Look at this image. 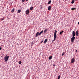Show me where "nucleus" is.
<instances>
[{"mask_svg":"<svg viewBox=\"0 0 79 79\" xmlns=\"http://www.w3.org/2000/svg\"><path fill=\"white\" fill-rule=\"evenodd\" d=\"M21 10L19 9L17 11V13H21Z\"/></svg>","mask_w":79,"mask_h":79,"instance_id":"obj_13","label":"nucleus"},{"mask_svg":"<svg viewBox=\"0 0 79 79\" xmlns=\"http://www.w3.org/2000/svg\"><path fill=\"white\" fill-rule=\"evenodd\" d=\"M48 41V40L47 39H45V40L44 41V43L45 44V43H46V42H47Z\"/></svg>","mask_w":79,"mask_h":79,"instance_id":"obj_10","label":"nucleus"},{"mask_svg":"<svg viewBox=\"0 0 79 79\" xmlns=\"http://www.w3.org/2000/svg\"><path fill=\"white\" fill-rule=\"evenodd\" d=\"M52 58V56H50V57H49V60H51Z\"/></svg>","mask_w":79,"mask_h":79,"instance_id":"obj_18","label":"nucleus"},{"mask_svg":"<svg viewBox=\"0 0 79 79\" xmlns=\"http://www.w3.org/2000/svg\"><path fill=\"white\" fill-rule=\"evenodd\" d=\"M39 32H38L36 35H35V37H37V36H38V35H39Z\"/></svg>","mask_w":79,"mask_h":79,"instance_id":"obj_8","label":"nucleus"},{"mask_svg":"<svg viewBox=\"0 0 79 79\" xmlns=\"http://www.w3.org/2000/svg\"><path fill=\"white\" fill-rule=\"evenodd\" d=\"M33 10V7L31 6L30 7V10Z\"/></svg>","mask_w":79,"mask_h":79,"instance_id":"obj_20","label":"nucleus"},{"mask_svg":"<svg viewBox=\"0 0 79 79\" xmlns=\"http://www.w3.org/2000/svg\"><path fill=\"white\" fill-rule=\"evenodd\" d=\"M61 77V76L60 75H59V76L58 77V79H60V77Z\"/></svg>","mask_w":79,"mask_h":79,"instance_id":"obj_21","label":"nucleus"},{"mask_svg":"<svg viewBox=\"0 0 79 79\" xmlns=\"http://www.w3.org/2000/svg\"><path fill=\"white\" fill-rule=\"evenodd\" d=\"M26 15H29V9H27L26 10Z\"/></svg>","mask_w":79,"mask_h":79,"instance_id":"obj_5","label":"nucleus"},{"mask_svg":"<svg viewBox=\"0 0 79 79\" xmlns=\"http://www.w3.org/2000/svg\"><path fill=\"white\" fill-rule=\"evenodd\" d=\"M74 3V0H72V2H71L72 4H73Z\"/></svg>","mask_w":79,"mask_h":79,"instance_id":"obj_19","label":"nucleus"},{"mask_svg":"<svg viewBox=\"0 0 79 79\" xmlns=\"http://www.w3.org/2000/svg\"><path fill=\"white\" fill-rule=\"evenodd\" d=\"M51 8H52V7H51L50 6H49L48 7V10L49 11H50Z\"/></svg>","mask_w":79,"mask_h":79,"instance_id":"obj_7","label":"nucleus"},{"mask_svg":"<svg viewBox=\"0 0 79 79\" xmlns=\"http://www.w3.org/2000/svg\"><path fill=\"white\" fill-rule=\"evenodd\" d=\"M76 34L77 36H78L79 35V33H78V31H77L76 32Z\"/></svg>","mask_w":79,"mask_h":79,"instance_id":"obj_9","label":"nucleus"},{"mask_svg":"<svg viewBox=\"0 0 79 79\" xmlns=\"http://www.w3.org/2000/svg\"><path fill=\"white\" fill-rule=\"evenodd\" d=\"M56 32H57V31L55 30V32L54 33V36L56 37Z\"/></svg>","mask_w":79,"mask_h":79,"instance_id":"obj_6","label":"nucleus"},{"mask_svg":"<svg viewBox=\"0 0 79 79\" xmlns=\"http://www.w3.org/2000/svg\"><path fill=\"white\" fill-rule=\"evenodd\" d=\"M4 18H2V19L1 20V21H3V20H4Z\"/></svg>","mask_w":79,"mask_h":79,"instance_id":"obj_26","label":"nucleus"},{"mask_svg":"<svg viewBox=\"0 0 79 79\" xmlns=\"http://www.w3.org/2000/svg\"><path fill=\"white\" fill-rule=\"evenodd\" d=\"M76 10V8H72L71 9V10Z\"/></svg>","mask_w":79,"mask_h":79,"instance_id":"obj_16","label":"nucleus"},{"mask_svg":"<svg viewBox=\"0 0 79 79\" xmlns=\"http://www.w3.org/2000/svg\"><path fill=\"white\" fill-rule=\"evenodd\" d=\"M74 62H75V59L74 58H73L71 60V63H73Z\"/></svg>","mask_w":79,"mask_h":79,"instance_id":"obj_2","label":"nucleus"},{"mask_svg":"<svg viewBox=\"0 0 79 79\" xmlns=\"http://www.w3.org/2000/svg\"><path fill=\"white\" fill-rule=\"evenodd\" d=\"M43 32H44V31H43V30H42V31H41L40 32H41V34H42V33H43Z\"/></svg>","mask_w":79,"mask_h":79,"instance_id":"obj_27","label":"nucleus"},{"mask_svg":"<svg viewBox=\"0 0 79 79\" xmlns=\"http://www.w3.org/2000/svg\"><path fill=\"white\" fill-rule=\"evenodd\" d=\"M21 63H22L21 61H20L19 62V64H21Z\"/></svg>","mask_w":79,"mask_h":79,"instance_id":"obj_22","label":"nucleus"},{"mask_svg":"<svg viewBox=\"0 0 79 79\" xmlns=\"http://www.w3.org/2000/svg\"><path fill=\"white\" fill-rule=\"evenodd\" d=\"M43 41H44V40H42V41H41L40 43H42Z\"/></svg>","mask_w":79,"mask_h":79,"instance_id":"obj_28","label":"nucleus"},{"mask_svg":"<svg viewBox=\"0 0 79 79\" xmlns=\"http://www.w3.org/2000/svg\"><path fill=\"white\" fill-rule=\"evenodd\" d=\"M75 39V37L74 36H73L71 38V42H74V40Z\"/></svg>","mask_w":79,"mask_h":79,"instance_id":"obj_3","label":"nucleus"},{"mask_svg":"<svg viewBox=\"0 0 79 79\" xmlns=\"http://www.w3.org/2000/svg\"><path fill=\"white\" fill-rule=\"evenodd\" d=\"M42 7H41V8H40V9L42 10Z\"/></svg>","mask_w":79,"mask_h":79,"instance_id":"obj_32","label":"nucleus"},{"mask_svg":"<svg viewBox=\"0 0 79 79\" xmlns=\"http://www.w3.org/2000/svg\"><path fill=\"white\" fill-rule=\"evenodd\" d=\"M63 32H64V31H60V33H59V34L60 35H62V33H63Z\"/></svg>","mask_w":79,"mask_h":79,"instance_id":"obj_11","label":"nucleus"},{"mask_svg":"<svg viewBox=\"0 0 79 79\" xmlns=\"http://www.w3.org/2000/svg\"><path fill=\"white\" fill-rule=\"evenodd\" d=\"M76 53H77V49L76 50Z\"/></svg>","mask_w":79,"mask_h":79,"instance_id":"obj_29","label":"nucleus"},{"mask_svg":"<svg viewBox=\"0 0 79 79\" xmlns=\"http://www.w3.org/2000/svg\"><path fill=\"white\" fill-rule=\"evenodd\" d=\"M2 50V48H0V50Z\"/></svg>","mask_w":79,"mask_h":79,"instance_id":"obj_30","label":"nucleus"},{"mask_svg":"<svg viewBox=\"0 0 79 79\" xmlns=\"http://www.w3.org/2000/svg\"><path fill=\"white\" fill-rule=\"evenodd\" d=\"M78 24H79V22L78 23Z\"/></svg>","mask_w":79,"mask_h":79,"instance_id":"obj_34","label":"nucleus"},{"mask_svg":"<svg viewBox=\"0 0 79 79\" xmlns=\"http://www.w3.org/2000/svg\"><path fill=\"white\" fill-rule=\"evenodd\" d=\"M53 41H52V43H53Z\"/></svg>","mask_w":79,"mask_h":79,"instance_id":"obj_35","label":"nucleus"},{"mask_svg":"<svg viewBox=\"0 0 79 79\" xmlns=\"http://www.w3.org/2000/svg\"><path fill=\"white\" fill-rule=\"evenodd\" d=\"M15 11V9L13 8L11 11L12 13H13Z\"/></svg>","mask_w":79,"mask_h":79,"instance_id":"obj_15","label":"nucleus"},{"mask_svg":"<svg viewBox=\"0 0 79 79\" xmlns=\"http://www.w3.org/2000/svg\"><path fill=\"white\" fill-rule=\"evenodd\" d=\"M10 58L9 56H6L5 57L4 60H5V61L6 62L8 60V58Z\"/></svg>","mask_w":79,"mask_h":79,"instance_id":"obj_1","label":"nucleus"},{"mask_svg":"<svg viewBox=\"0 0 79 79\" xmlns=\"http://www.w3.org/2000/svg\"><path fill=\"white\" fill-rule=\"evenodd\" d=\"M51 2H52V1L51 0H50L48 3V5H49V4H50V3H51Z\"/></svg>","mask_w":79,"mask_h":79,"instance_id":"obj_17","label":"nucleus"},{"mask_svg":"<svg viewBox=\"0 0 79 79\" xmlns=\"http://www.w3.org/2000/svg\"><path fill=\"white\" fill-rule=\"evenodd\" d=\"M64 54V52H63L62 54V56H63Z\"/></svg>","mask_w":79,"mask_h":79,"instance_id":"obj_23","label":"nucleus"},{"mask_svg":"<svg viewBox=\"0 0 79 79\" xmlns=\"http://www.w3.org/2000/svg\"><path fill=\"white\" fill-rule=\"evenodd\" d=\"M25 0H22V2H24Z\"/></svg>","mask_w":79,"mask_h":79,"instance_id":"obj_25","label":"nucleus"},{"mask_svg":"<svg viewBox=\"0 0 79 79\" xmlns=\"http://www.w3.org/2000/svg\"><path fill=\"white\" fill-rule=\"evenodd\" d=\"M26 1L27 2V1H28V0H26Z\"/></svg>","mask_w":79,"mask_h":79,"instance_id":"obj_33","label":"nucleus"},{"mask_svg":"<svg viewBox=\"0 0 79 79\" xmlns=\"http://www.w3.org/2000/svg\"><path fill=\"white\" fill-rule=\"evenodd\" d=\"M56 36H54V40H52V42H54V40H56Z\"/></svg>","mask_w":79,"mask_h":79,"instance_id":"obj_12","label":"nucleus"},{"mask_svg":"<svg viewBox=\"0 0 79 79\" xmlns=\"http://www.w3.org/2000/svg\"><path fill=\"white\" fill-rule=\"evenodd\" d=\"M47 31H48V29H46L45 30H44V33H46V32H47Z\"/></svg>","mask_w":79,"mask_h":79,"instance_id":"obj_14","label":"nucleus"},{"mask_svg":"<svg viewBox=\"0 0 79 79\" xmlns=\"http://www.w3.org/2000/svg\"><path fill=\"white\" fill-rule=\"evenodd\" d=\"M42 34V33H41V32H40V33H39V34H38V35H41Z\"/></svg>","mask_w":79,"mask_h":79,"instance_id":"obj_24","label":"nucleus"},{"mask_svg":"<svg viewBox=\"0 0 79 79\" xmlns=\"http://www.w3.org/2000/svg\"><path fill=\"white\" fill-rule=\"evenodd\" d=\"M53 66H55V64H54L53 65Z\"/></svg>","mask_w":79,"mask_h":79,"instance_id":"obj_31","label":"nucleus"},{"mask_svg":"<svg viewBox=\"0 0 79 79\" xmlns=\"http://www.w3.org/2000/svg\"><path fill=\"white\" fill-rule=\"evenodd\" d=\"M75 35H76V33H75V32L74 31H73L72 32L73 37V36L75 37Z\"/></svg>","mask_w":79,"mask_h":79,"instance_id":"obj_4","label":"nucleus"}]
</instances>
